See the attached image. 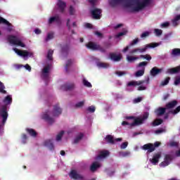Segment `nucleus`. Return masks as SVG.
I'll return each mask as SVG.
<instances>
[{"label": "nucleus", "instance_id": "1", "mask_svg": "<svg viewBox=\"0 0 180 180\" xmlns=\"http://www.w3.org/2000/svg\"><path fill=\"white\" fill-rule=\"evenodd\" d=\"M123 0H108V4L112 6V8H115L117 5H119L120 2ZM151 0H136L135 6H133L131 2L128 1L124 4V8H131L132 12H140V11H143L144 8L150 5Z\"/></svg>", "mask_w": 180, "mask_h": 180}, {"label": "nucleus", "instance_id": "2", "mask_svg": "<svg viewBox=\"0 0 180 180\" xmlns=\"http://www.w3.org/2000/svg\"><path fill=\"white\" fill-rule=\"evenodd\" d=\"M3 102L6 103V105H2L0 110V117L2 119L1 123H0V129H3L6 123V120H8V116H9L8 113V105L12 103V96H6Z\"/></svg>", "mask_w": 180, "mask_h": 180}, {"label": "nucleus", "instance_id": "3", "mask_svg": "<svg viewBox=\"0 0 180 180\" xmlns=\"http://www.w3.org/2000/svg\"><path fill=\"white\" fill-rule=\"evenodd\" d=\"M150 116L148 112H145L142 117H138L134 119V122L130 124V127H134V126H140L144 123V120H147Z\"/></svg>", "mask_w": 180, "mask_h": 180}, {"label": "nucleus", "instance_id": "4", "mask_svg": "<svg viewBox=\"0 0 180 180\" xmlns=\"http://www.w3.org/2000/svg\"><path fill=\"white\" fill-rule=\"evenodd\" d=\"M160 44L158 43H150L145 46L144 48H136L130 51L129 54H135V53H144L147 51V49H155V47H158Z\"/></svg>", "mask_w": 180, "mask_h": 180}, {"label": "nucleus", "instance_id": "5", "mask_svg": "<svg viewBox=\"0 0 180 180\" xmlns=\"http://www.w3.org/2000/svg\"><path fill=\"white\" fill-rule=\"evenodd\" d=\"M8 40L11 44H13L14 46H20V47H26V45L18 38V37L14 35H9L8 37Z\"/></svg>", "mask_w": 180, "mask_h": 180}, {"label": "nucleus", "instance_id": "6", "mask_svg": "<svg viewBox=\"0 0 180 180\" xmlns=\"http://www.w3.org/2000/svg\"><path fill=\"white\" fill-rule=\"evenodd\" d=\"M147 64H148V62L146 61H143V62H141L138 64L137 67L138 68H142L141 70H139L138 71L136 72L135 73V77H143L144 75V72L146 71V65H147Z\"/></svg>", "mask_w": 180, "mask_h": 180}, {"label": "nucleus", "instance_id": "7", "mask_svg": "<svg viewBox=\"0 0 180 180\" xmlns=\"http://www.w3.org/2000/svg\"><path fill=\"white\" fill-rule=\"evenodd\" d=\"M174 156L172 155L167 154L165 155L164 161L160 163V167H168L172 162Z\"/></svg>", "mask_w": 180, "mask_h": 180}, {"label": "nucleus", "instance_id": "8", "mask_svg": "<svg viewBox=\"0 0 180 180\" xmlns=\"http://www.w3.org/2000/svg\"><path fill=\"white\" fill-rule=\"evenodd\" d=\"M93 19H101L102 18V9L94 8L91 11Z\"/></svg>", "mask_w": 180, "mask_h": 180}, {"label": "nucleus", "instance_id": "9", "mask_svg": "<svg viewBox=\"0 0 180 180\" xmlns=\"http://www.w3.org/2000/svg\"><path fill=\"white\" fill-rule=\"evenodd\" d=\"M69 176L74 180H84V176L79 174L77 170H71Z\"/></svg>", "mask_w": 180, "mask_h": 180}, {"label": "nucleus", "instance_id": "10", "mask_svg": "<svg viewBox=\"0 0 180 180\" xmlns=\"http://www.w3.org/2000/svg\"><path fill=\"white\" fill-rule=\"evenodd\" d=\"M13 51L18 54V56H20L21 57H32L33 56V53H30L27 51H20L17 48L13 49Z\"/></svg>", "mask_w": 180, "mask_h": 180}, {"label": "nucleus", "instance_id": "11", "mask_svg": "<svg viewBox=\"0 0 180 180\" xmlns=\"http://www.w3.org/2000/svg\"><path fill=\"white\" fill-rule=\"evenodd\" d=\"M142 150L148 153H153L155 151L154 144L151 143H146L141 147Z\"/></svg>", "mask_w": 180, "mask_h": 180}, {"label": "nucleus", "instance_id": "12", "mask_svg": "<svg viewBox=\"0 0 180 180\" xmlns=\"http://www.w3.org/2000/svg\"><path fill=\"white\" fill-rule=\"evenodd\" d=\"M161 158V153H155L152 159H150L151 164L153 165H157L160 162V159Z\"/></svg>", "mask_w": 180, "mask_h": 180}, {"label": "nucleus", "instance_id": "13", "mask_svg": "<svg viewBox=\"0 0 180 180\" xmlns=\"http://www.w3.org/2000/svg\"><path fill=\"white\" fill-rule=\"evenodd\" d=\"M63 113V109L60 108V104H56L53 106V116L58 117Z\"/></svg>", "mask_w": 180, "mask_h": 180}, {"label": "nucleus", "instance_id": "14", "mask_svg": "<svg viewBox=\"0 0 180 180\" xmlns=\"http://www.w3.org/2000/svg\"><path fill=\"white\" fill-rule=\"evenodd\" d=\"M75 88L74 83H67L61 86L62 91H72Z\"/></svg>", "mask_w": 180, "mask_h": 180}, {"label": "nucleus", "instance_id": "15", "mask_svg": "<svg viewBox=\"0 0 180 180\" xmlns=\"http://www.w3.org/2000/svg\"><path fill=\"white\" fill-rule=\"evenodd\" d=\"M109 56L110 60H112V61H115V63L120 61L123 57L122 54L117 55L115 53H110Z\"/></svg>", "mask_w": 180, "mask_h": 180}, {"label": "nucleus", "instance_id": "16", "mask_svg": "<svg viewBox=\"0 0 180 180\" xmlns=\"http://www.w3.org/2000/svg\"><path fill=\"white\" fill-rule=\"evenodd\" d=\"M50 71V66L46 65L44 68L42 70V74H41V78L43 79H47L49 78V72Z\"/></svg>", "mask_w": 180, "mask_h": 180}, {"label": "nucleus", "instance_id": "17", "mask_svg": "<svg viewBox=\"0 0 180 180\" xmlns=\"http://www.w3.org/2000/svg\"><path fill=\"white\" fill-rule=\"evenodd\" d=\"M58 8L60 10L61 13H64V11H65V7L67 6V4L61 0H58Z\"/></svg>", "mask_w": 180, "mask_h": 180}, {"label": "nucleus", "instance_id": "18", "mask_svg": "<svg viewBox=\"0 0 180 180\" xmlns=\"http://www.w3.org/2000/svg\"><path fill=\"white\" fill-rule=\"evenodd\" d=\"M54 22H56L58 25L61 23V19L60 18L59 15L51 17L49 20V25H51V23H54Z\"/></svg>", "mask_w": 180, "mask_h": 180}, {"label": "nucleus", "instance_id": "19", "mask_svg": "<svg viewBox=\"0 0 180 180\" xmlns=\"http://www.w3.org/2000/svg\"><path fill=\"white\" fill-rule=\"evenodd\" d=\"M162 72V68H158L157 67H154L150 70V75H152V77H155Z\"/></svg>", "mask_w": 180, "mask_h": 180}, {"label": "nucleus", "instance_id": "20", "mask_svg": "<svg viewBox=\"0 0 180 180\" xmlns=\"http://www.w3.org/2000/svg\"><path fill=\"white\" fill-rule=\"evenodd\" d=\"M42 119H44V120H46V122H47L49 124H53V123H54V120L53 119V117H51L50 115L47 114V112L43 115Z\"/></svg>", "mask_w": 180, "mask_h": 180}, {"label": "nucleus", "instance_id": "21", "mask_svg": "<svg viewBox=\"0 0 180 180\" xmlns=\"http://www.w3.org/2000/svg\"><path fill=\"white\" fill-rule=\"evenodd\" d=\"M178 105V101L176 100L172 101L166 104V109H174Z\"/></svg>", "mask_w": 180, "mask_h": 180}, {"label": "nucleus", "instance_id": "22", "mask_svg": "<svg viewBox=\"0 0 180 180\" xmlns=\"http://www.w3.org/2000/svg\"><path fill=\"white\" fill-rule=\"evenodd\" d=\"M166 110H167L166 107L165 108L160 107L155 110V113L157 115V116H162V115L165 113Z\"/></svg>", "mask_w": 180, "mask_h": 180}, {"label": "nucleus", "instance_id": "23", "mask_svg": "<svg viewBox=\"0 0 180 180\" xmlns=\"http://www.w3.org/2000/svg\"><path fill=\"white\" fill-rule=\"evenodd\" d=\"M98 168H101V163H99L98 162H94L91 164L90 167V171H91V172H95V171H96Z\"/></svg>", "mask_w": 180, "mask_h": 180}, {"label": "nucleus", "instance_id": "24", "mask_svg": "<svg viewBox=\"0 0 180 180\" xmlns=\"http://www.w3.org/2000/svg\"><path fill=\"white\" fill-rule=\"evenodd\" d=\"M99 44H96L94 42H89L87 44H86V47L87 49H90V50H98V46Z\"/></svg>", "mask_w": 180, "mask_h": 180}, {"label": "nucleus", "instance_id": "25", "mask_svg": "<svg viewBox=\"0 0 180 180\" xmlns=\"http://www.w3.org/2000/svg\"><path fill=\"white\" fill-rule=\"evenodd\" d=\"M44 144L46 147H48L49 148V150H54V144L53 143L51 140L48 139V140L45 141Z\"/></svg>", "mask_w": 180, "mask_h": 180}, {"label": "nucleus", "instance_id": "26", "mask_svg": "<svg viewBox=\"0 0 180 180\" xmlns=\"http://www.w3.org/2000/svg\"><path fill=\"white\" fill-rule=\"evenodd\" d=\"M108 155H109V151L103 150L98 155L97 158H98V160H101V158H106V157H108Z\"/></svg>", "mask_w": 180, "mask_h": 180}, {"label": "nucleus", "instance_id": "27", "mask_svg": "<svg viewBox=\"0 0 180 180\" xmlns=\"http://www.w3.org/2000/svg\"><path fill=\"white\" fill-rule=\"evenodd\" d=\"M171 55L173 57H179L180 56V49L176 48L172 49Z\"/></svg>", "mask_w": 180, "mask_h": 180}, {"label": "nucleus", "instance_id": "28", "mask_svg": "<svg viewBox=\"0 0 180 180\" xmlns=\"http://www.w3.org/2000/svg\"><path fill=\"white\" fill-rule=\"evenodd\" d=\"M26 131L30 134V136H32V137H36L37 136V132L33 129H26Z\"/></svg>", "mask_w": 180, "mask_h": 180}, {"label": "nucleus", "instance_id": "29", "mask_svg": "<svg viewBox=\"0 0 180 180\" xmlns=\"http://www.w3.org/2000/svg\"><path fill=\"white\" fill-rule=\"evenodd\" d=\"M84 138V134L81 133L79 135L76 136V138L74 140V143L75 144H78L81 140Z\"/></svg>", "mask_w": 180, "mask_h": 180}, {"label": "nucleus", "instance_id": "30", "mask_svg": "<svg viewBox=\"0 0 180 180\" xmlns=\"http://www.w3.org/2000/svg\"><path fill=\"white\" fill-rule=\"evenodd\" d=\"M105 141L110 144H115V139H113V136H112V135H107L105 136Z\"/></svg>", "mask_w": 180, "mask_h": 180}, {"label": "nucleus", "instance_id": "31", "mask_svg": "<svg viewBox=\"0 0 180 180\" xmlns=\"http://www.w3.org/2000/svg\"><path fill=\"white\" fill-rule=\"evenodd\" d=\"M135 82H136V85H141L143 84H150V77H148L146 80H139Z\"/></svg>", "mask_w": 180, "mask_h": 180}, {"label": "nucleus", "instance_id": "32", "mask_svg": "<svg viewBox=\"0 0 180 180\" xmlns=\"http://www.w3.org/2000/svg\"><path fill=\"white\" fill-rule=\"evenodd\" d=\"M0 25H6L7 26H11V22L6 20V19L0 16Z\"/></svg>", "mask_w": 180, "mask_h": 180}, {"label": "nucleus", "instance_id": "33", "mask_svg": "<svg viewBox=\"0 0 180 180\" xmlns=\"http://www.w3.org/2000/svg\"><path fill=\"white\" fill-rule=\"evenodd\" d=\"M171 80V77H167L165 80L162 81L160 83L161 86H165V85H168L169 84V81Z\"/></svg>", "mask_w": 180, "mask_h": 180}, {"label": "nucleus", "instance_id": "34", "mask_svg": "<svg viewBox=\"0 0 180 180\" xmlns=\"http://www.w3.org/2000/svg\"><path fill=\"white\" fill-rule=\"evenodd\" d=\"M136 60H139V57L130 56H127V60L128 61V63H134V61H136Z\"/></svg>", "mask_w": 180, "mask_h": 180}, {"label": "nucleus", "instance_id": "35", "mask_svg": "<svg viewBox=\"0 0 180 180\" xmlns=\"http://www.w3.org/2000/svg\"><path fill=\"white\" fill-rule=\"evenodd\" d=\"M162 122L164 121L161 119H156L152 122V124L153 126H160V124H162Z\"/></svg>", "mask_w": 180, "mask_h": 180}, {"label": "nucleus", "instance_id": "36", "mask_svg": "<svg viewBox=\"0 0 180 180\" xmlns=\"http://www.w3.org/2000/svg\"><path fill=\"white\" fill-rule=\"evenodd\" d=\"M62 51L63 53H66V54H68V52L70 51V45L66 44L62 47Z\"/></svg>", "mask_w": 180, "mask_h": 180}, {"label": "nucleus", "instance_id": "37", "mask_svg": "<svg viewBox=\"0 0 180 180\" xmlns=\"http://www.w3.org/2000/svg\"><path fill=\"white\" fill-rule=\"evenodd\" d=\"M0 93L4 94H6V91L5 90V85H4L2 82H0Z\"/></svg>", "mask_w": 180, "mask_h": 180}, {"label": "nucleus", "instance_id": "38", "mask_svg": "<svg viewBox=\"0 0 180 180\" xmlns=\"http://www.w3.org/2000/svg\"><path fill=\"white\" fill-rule=\"evenodd\" d=\"M180 112V105H179L176 109L169 111V113H172V115H178V113Z\"/></svg>", "mask_w": 180, "mask_h": 180}, {"label": "nucleus", "instance_id": "39", "mask_svg": "<svg viewBox=\"0 0 180 180\" xmlns=\"http://www.w3.org/2000/svg\"><path fill=\"white\" fill-rule=\"evenodd\" d=\"M63 136H64V131H61L58 135L56 136V141H60L61 139H63Z\"/></svg>", "mask_w": 180, "mask_h": 180}, {"label": "nucleus", "instance_id": "40", "mask_svg": "<svg viewBox=\"0 0 180 180\" xmlns=\"http://www.w3.org/2000/svg\"><path fill=\"white\" fill-rule=\"evenodd\" d=\"M51 39H54V33L53 32H49L47 34V37L46 38V41H49V40H51Z\"/></svg>", "mask_w": 180, "mask_h": 180}, {"label": "nucleus", "instance_id": "41", "mask_svg": "<svg viewBox=\"0 0 180 180\" xmlns=\"http://www.w3.org/2000/svg\"><path fill=\"white\" fill-rule=\"evenodd\" d=\"M83 84L84 86H87V88H91L92 86L91 82H88L86 79H83Z\"/></svg>", "mask_w": 180, "mask_h": 180}, {"label": "nucleus", "instance_id": "42", "mask_svg": "<svg viewBox=\"0 0 180 180\" xmlns=\"http://www.w3.org/2000/svg\"><path fill=\"white\" fill-rule=\"evenodd\" d=\"M141 58H144L145 60H147V61H150L151 60V56L148 55V54H146V55H141L140 56Z\"/></svg>", "mask_w": 180, "mask_h": 180}, {"label": "nucleus", "instance_id": "43", "mask_svg": "<svg viewBox=\"0 0 180 180\" xmlns=\"http://www.w3.org/2000/svg\"><path fill=\"white\" fill-rule=\"evenodd\" d=\"M87 112H89L90 113H94L95 112V110H96V108H95V106L91 105L89 106V108H87L86 109Z\"/></svg>", "mask_w": 180, "mask_h": 180}, {"label": "nucleus", "instance_id": "44", "mask_svg": "<svg viewBox=\"0 0 180 180\" xmlns=\"http://www.w3.org/2000/svg\"><path fill=\"white\" fill-rule=\"evenodd\" d=\"M69 13L71 16L75 15V8L72 6H70L69 8Z\"/></svg>", "mask_w": 180, "mask_h": 180}, {"label": "nucleus", "instance_id": "45", "mask_svg": "<svg viewBox=\"0 0 180 180\" xmlns=\"http://www.w3.org/2000/svg\"><path fill=\"white\" fill-rule=\"evenodd\" d=\"M53 53H54V51L52 50H49L48 51V54H47L48 60H53Z\"/></svg>", "mask_w": 180, "mask_h": 180}, {"label": "nucleus", "instance_id": "46", "mask_svg": "<svg viewBox=\"0 0 180 180\" xmlns=\"http://www.w3.org/2000/svg\"><path fill=\"white\" fill-rule=\"evenodd\" d=\"M71 64H72V60H71V59L68 60V61L66 63V66H65L66 72H68V67H70L71 65Z\"/></svg>", "mask_w": 180, "mask_h": 180}, {"label": "nucleus", "instance_id": "47", "mask_svg": "<svg viewBox=\"0 0 180 180\" xmlns=\"http://www.w3.org/2000/svg\"><path fill=\"white\" fill-rule=\"evenodd\" d=\"M120 157H127L128 155H130V152L125 151V152H120Z\"/></svg>", "mask_w": 180, "mask_h": 180}, {"label": "nucleus", "instance_id": "48", "mask_svg": "<svg viewBox=\"0 0 180 180\" xmlns=\"http://www.w3.org/2000/svg\"><path fill=\"white\" fill-rule=\"evenodd\" d=\"M154 32L156 36H161V34H162V30L155 29Z\"/></svg>", "mask_w": 180, "mask_h": 180}, {"label": "nucleus", "instance_id": "49", "mask_svg": "<svg viewBox=\"0 0 180 180\" xmlns=\"http://www.w3.org/2000/svg\"><path fill=\"white\" fill-rule=\"evenodd\" d=\"M85 104V101H79V103H76L75 107V108H82L84 105Z\"/></svg>", "mask_w": 180, "mask_h": 180}, {"label": "nucleus", "instance_id": "50", "mask_svg": "<svg viewBox=\"0 0 180 180\" xmlns=\"http://www.w3.org/2000/svg\"><path fill=\"white\" fill-rule=\"evenodd\" d=\"M98 65L101 68H108V67H109V64L103 63H100L98 64Z\"/></svg>", "mask_w": 180, "mask_h": 180}, {"label": "nucleus", "instance_id": "51", "mask_svg": "<svg viewBox=\"0 0 180 180\" xmlns=\"http://www.w3.org/2000/svg\"><path fill=\"white\" fill-rule=\"evenodd\" d=\"M127 146H129V142H124L120 146L121 150H124V148H127Z\"/></svg>", "mask_w": 180, "mask_h": 180}, {"label": "nucleus", "instance_id": "52", "mask_svg": "<svg viewBox=\"0 0 180 180\" xmlns=\"http://www.w3.org/2000/svg\"><path fill=\"white\" fill-rule=\"evenodd\" d=\"M139 41H140V39H139V38H136L135 39H134L129 44L130 46H135V44H137V43H139Z\"/></svg>", "mask_w": 180, "mask_h": 180}, {"label": "nucleus", "instance_id": "53", "mask_svg": "<svg viewBox=\"0 0 180 180\" xmlns=\"http://www.w3.org/2000/svg\"><path fill=\"white\" fill-rule=\"evenodd\" d=\"M98 0H89V4L91 5V8H95Z\"/></svg>", "mask_w": 180, "mask_h": 180}, {"label": "nucleus", "instance_id": "54", "mask_svg": "<svg viewBox=\"0 0 180 180\" xmlns=\"http://www.w3.org/2000/svg\"><path fill=\"white\" fill-rule=\"evenodd\" d=\"M97 50L101 53H106V49H105L103 47H101V45H98Z\"/></svg>", "mask_w": 180, "mask_h": 180}, {"label": "nucleus", "instance_id": "55", "mask_svg": "<svg viewBox=\"0 0 180 180\" xmlns=\"http://www.w3.org/2000/svg\"><path fill=\"white\" fill-rule=\"evenodd\" d=\"M127 34V31H123L122 32H120L117 34V37L119 38V37H122V36H124L125 34Z\"/></svg>", "mask_w": 180, "mask_h": 180}, {"label": "nucleus", "instance_id": "56", "mask_svg": "<svg viewBox=\"0 0 180 180\" xmlns=\"http://www.w3.org/2000/svg\"><path fill=\"white\" fill-rule=\"evenodd\" d=\"M148 36H150V32H145L141 34V39H144L145 37H148Z\"/></svg>", "mask_w": 180, "mask_h": 180}, {"label": "nucleus", "instance_id": "57", "mask_svg": "<svg viewBox=\"0 0 180 180\" xmlns=\"http://www.w3.org/2000/svg\"><path fill=\"white\" fill-rule=\"evenodd\" d=\"M70 22H71V20L70 18H68L67 20V23H66V26H67L68 30H71V25H70Z\"/></svg>", "mask_w": 180, "mask_h": 180}, {"label": "nucleus", "instance_id": "58", "mask_svg": "<svg viewBox=\"0 0 180 180\" xmlns=\"http://www.w3.org/2000/svg\"><path fill=\"white\" fill-rule=\"evenodd\" d=\"M160 146H161V142H158V141L155 142L153 143V147L155 148H155H158Z\"/></svg>", "mask_w": 180, "mask_h": 180}, {"label": "nucleus", "instance_id": "59", "mask_svg": "<svg viewBox=\"0 0 180 180\" xmlns=\"http://www.w3.org/2000/svg\"><path fill=\"white\" fill-rule=\"evenodd\" d=\"M170 147H178V143L176 141H172L169 143Z\"/></svg>", "mask_w": 180, "mask_h": 180}, {"label": "nucleus", "instance_id": "60", "mask_svg": "<svg viewBox=\"0 0 180 180\" xmlns=\"http://www.w3.org/2000/svg\"><path fill=\"white\" fill-rule=\"evenodd\" d=\"M115 74H117V75L119 77H122V75H126V72L117 71Z\"/></svg>", "mask_w": 180, "mask_h": 180}, {"label": "nucleus", "instance_id": "61", "mask_svg": "<svg viewBox=\"0 0 180 180\" xmlns=\"http://www.w3.org/2000/svg\"><path fill=\"white\" fill-rule=\"evenodd\" d=\"M128 86H136V82L131 81L127 84Z\"/></svg>", "mask_w": 180, "mask_h": 180}, {"label": "nucleus", "instance_id": "62", "mask_svg": "<svg viewBox=\"0 0 180 180\" xmlns=\"http://www.w3.org/2000/svg\"><path fill=\"white\" fill-rule=\"evenodd\" d=\"M169 26V22H166L161 24V27H168Z\"/></svg>", "mask_w": 180, "mask_h": 180}, {"label": "nucleus", "instance_id": "63", "mask_svg": "<svg viewBox=\"0 0 180 180\" xmlns=\"http://www.w3.org/2000/svg\"><path fill=\"white\" fill-rule=\"evenodd\" d=\"M25 70H27V71H29L30 72V71H32V67H30V65H29V64H26L25 66Z\"/></svg>", "mask_w": 180, "mask_h": 180}, {"label": "nucleus", "instance_id": "64", "mask_svg": "<svg viewBox=\"0 0 180 180\" xmlns=\"http://www.w3.org/2000/svg\"><path fill=\"white\" fill-rule=\"evenodd\" d=\"M180 84V76L178 78H176L174 81V85H179Z\"/></svg>", "mask_w": 180, "mask_h": 180}]
</instances>
